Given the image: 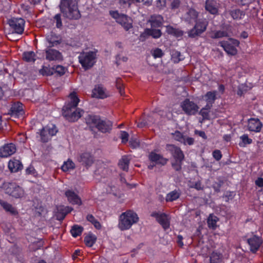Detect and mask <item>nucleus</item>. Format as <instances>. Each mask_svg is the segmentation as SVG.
Wrapping results in <instances>:
<instances>
[{"label": "nucleus", "mask_w": 263, "mask_h": 263, "mask_svg": "<svg viewBox=\"0 0 263 263\" xmlns=\"http://www.w3.org/2000/svg\"><path fill=\"white\" fill-rule=\"evenodd\" d=\"M70 101L65 103L62 109V115L70 122L77 121L82 116L84 110L77 108L80 99L76 92L73 91L69 95Z\"/></svg>", "instance_id": "obj_1"}, {"label": "nucleus", "mask_w": 263, "mask_h": 263, "mask_svg": "<svg viewBox=\"0 0 263 263\" xmlns=\"http://www.w3.org/2000/svg\"><path fill=\"white\" fill-rule=\"evenodd\" d=\"M60 7L64 16L69 19L78 20L81 17L78 0H61Z\"/></svg>", "instance_id": "obj_2"}, {"label": "nucleus", "mask_w": 263, "mask_h": 263, "mask_svg": "<svg viewBox=\"0 0 263 263\" xmlns=\"http://www.w3.org/2000/svg\"><path fill=\"white\" fill-rule=\"evenodd\" d=\"M139 219L135 212L131 210H127L120 215L118 227L121 231L129 230L133 224L138 222Z\"/></svg>", "instance_id": "obj_3"}, {"label": "nucleus", "mask_w": 263, "mask_h": 263, "mask_svg": "<svg viewBox=\"0 0 263 263\" xmlns=\"http://www.w3.org/2000/svg\"><path fill=\"white\" fill-rule=\"evenodd\" d=\"M167 147L174 159L171 162L173 168L176 172H180L184 159V155L183 151L179 147L173 144H168Z\"/></svg>", "instance_id": "obj_4"}, {"label": "nucleus", "mask_w": 263, "mask_h": 263, "mask_svg": "<svg viewBox=\"0 0 263 263\" xmlns=\"http://www.w3.org/2000/svg\"><path fill=\"white\" fill-rule=\"evenodd\" d=\"M58 130L55 125H47L38 130L36 133V138L42 143L48 142L55 136Z\"/></svg>", "instance_id": "obj_5"}, {"label": "nucleus", "mask_w": 263, "mask_h": 263, "mask_svg": "<svg viewBox=\"0 0 263 263\" xmlns=\"http://www.w3.org/2000/svg\"><path fill=\"white\" fill-rule=\"evenodd\" d=\"M97 50L83 52L78 57L79 61L83 68L87 70L96 63Z\"/></svg>", "instance_id": "obj_6"}, {"label": "nucleus", "mask_w": 263, "mask_h": 263, "mask_svg": "<svg viewBox=\"0 0 263 263\" xmlns=\"http://www.w3.org/2000/svg\"><path fill=\"white\" fill-rule=\"evenodd\" d=\"M239 44L240 42L238 40L231 37L229 38L227 41H220L218 43L224 51L230 55L237 54L238 51L236 48Z\"/></svg>", "instance_id": "obj_7"}, {"label": "nucleus", "mask_w": 263, "mask_h": 263, "mask_svg": "<svg viewBox=\"0 0 263 263\" xmlns=\"http://www.w3.org/2000/svg\"><path fill=\"white\" fill-rule=\"evenodd\" d=\"M110 16L116 20V22L120 24L125 30L128 31L133 27L132 20L126 15L121 14L118 11L110 10Z\"/></svg>", "instance_id": "obj_8"}, {"label": "nucleus", "mask_w": 263, "mask_h": 263, "mask_svg": "<svg viewBox=\"0 0 263 263\" xmlns=\"http://www.w3.org/2000/svg\"><path fill=\"white\" fill-rule=\"evenodd\" d=\"M195 22L193 28L188 32V36L191 38L196 37L203 33L206 30L209 24L205 18H199Z\"/></svg>", "instance_id": "obj_9"}, {"label": "nucleus", "mask_w": 263, "mask_h": 263, "mask_svg": "<svg viewBox=\"0 0 263 263\" xmlns=\"http://www.w3.org/2000/svg\"><path fill=\"white\" fill-rule=\"evenodd\" d=\"M8 24L13 33L22 34L24 32L25 21L23 18L13 17L8 20Z\"/></svg>", "instance_id": "obj_10"}, {"label": "nucleus", "mask_w": 263, "mask_h": 263, "mask_svg": "<svg viewBox=\"0 0 263 263\" xmlns=\"http://www.w3.org/2000/svg\"><path fill=\"white\" fill-rule=\"evenodd\" d=\"M4 187L5 193L15 198H21L23 197L24 191L23 189L15 183H6Z\"/></svg>", "instance_id": "obj_11"}, {"label": "nucleus", "mask_w": 263, "mask_h": 263, "mask_svg": "<svg viewBox=\"0 0 263 263\" xmlns=\"http://www.w3.org/2000/svg\"><path fill=\"white\" fill-rule=\"evenodd\" d=\"M182 110L188 116L195 115L199 108L198 105L189 99H185L181 104Z\"/></svg>", "instance_id": "obj_12"}, {"label": "nucleus", "mask_w": 263, "mask_h": 263, "mask_svg": "<svg viewBox=\"0 0 263 263\" xmlns=\"http://www.w3.org/2000/svg\"><path fill=\"white\" fill-rule=\"evenodd\" d=\"M151 215L152 217L156 218V221L162 226L164 230L170 228L171 218L169 215L165 213L153 212Z\"/></svg>", "instance_id": "obj_13"}, {"label": "nucleus", "mask_w": 263, "mask_h": 263, "mask_svg": "<svg viewBox=\"0 0 263 263\" xmlns=\"http://www.w3.org/2000/svg\"><path fill=\"white\" fill-rule=\"evenodd\" d=\"M247 242L250 246V250L253 253H256L261 246L263 241L261 237L253 235L247 239Z\"/></svg>", "instance_id": "obj_14"}, {"label": "nucleus", "mask_w": 263, "mask_h": 263, "mask_svg": "<svg viewBox=\"0 0 263 263\" xmlns=\"http://www.w3.org/2000/svg\"><path fill=\"white\" fill-rule=\"evenodd\" d=\"M78 161L86 167H90L94 162L93 156L88 152L81 154L77 158Z\"/></svg>", "instance_id": "obj_15"}, {"label": "nucleus", "mask_w": 263, "mask_h": 263, "mask_svg": "<svg viewBox=\"0 0 263 263\" xmlns=\"http://www.w3.org/2000/svg\"><path fill=\"white\" fill-rule=\"evenodd\" d=\"M247 127L249 131L258 133L262 127V123L259 119L251 118L248 121Z\"/></svg>", "instance_id": "obj_16"}, {"label": "nucleus", "mask_w": 263, "mask_h": 263, "mask_svg": "<svg viewBox=\"0 0 263 263\" xmlns=\"http://www.w3.org/2000/svg\"><path fill=\"white\" fill-rule=\"evenodd\" d=\"M46 59L49 61L62 60V53L57 50L51 48H47L45 50Z\"/></svg>", "instance_id": "obj_17"}, {"label": "nucleus", "mask_w": 263, "mask_h": 263, "mask_svg": "<svg viewBox=\"0 0 263 263\" xmlns=\"http://www.w3.org/2000/svg\"><path fill=\"white\" fill-rule=\"evenodd\" d=\"M16 152V146L12 143L5 144L0 148V157H8Z\"/></svg>", "instance_id": "obj_18"}, {"label": "nucleus", "mask_w": 263, "mask_h": 263, "mask_svg": "<svg viewBox=\"0 0 263 263\" xmlns=\"http://www.w3.org/2000/svg\"><path fill=\"white\" fill-rule=\"evenodd\" d=\"M85 122L89 126L91 131H93L95 129L98 128L101 118L99 116L94 115H88L85 117Z\"/></svg>", "instance_id": "obj_19"}, {"label": "nucleus", "mask_w": 263, "mask_h": 263, "mask_svg": "<svg viewBox=\"0 0 263 263\" xmlns=\"http://www.w3.org/2000/svg\"><path fill=\"white\" fill-rule=\"evenodd\" d=\"M68 201L73 205H81L82 202L79 196L71 190H68L65 193Z\"/></svg>", "instance_id": "obj_20"}, {"label": "nucleus", "mask_w": 263, "mask_h": 263, "mask_svg": "<svg viewBox=\"0 0 263 263\" xmlns=\"http://www.w3.org/2000/svg\"><path fill=\"white\" fill-rule=\"evenodd\" d=\"M205 10L213 15H217L219 11V4L215 0H206Z\"/></svg>", "instance_id": "obj_21"}, {"label": "nucleus", "mask_w": 263, "mask_h": 263, "mask_svg": "<svg viewBox=\"0 0 263 263\" xmlns=\"http://www.w3.org/2000/svg\"><path fill=\"white\" fill-rule=\"evenodd\" d=\"M99 124H98L97 129L104 134L109 133L112 130V122L107 119L102 120L101 119Z\"/></svg>", "instance_id": "obj_22"}, {"label": "nucleus", "mask_w": 263, "mask_h": 263, "mask_svg": "<svg viewBox=\"0 0 263 263\" xmlns=\"http://www.w3.org/2000/svg\"><path fill=\"white\" fill-rule=\"evenodd\" d=\"M148 159L152 162H154L155 164H160L161 165H165L168 160L164 158L160 154L156 153L154 152H151L148 155Z\"/></svg>", "instance_id": "obj_23"}, {"label": "nucleus", "mask_w": 263, "mask_h": 263, "mask_svg": "<svg viewBox=\"0 0 263 263\" xmlns=\"http://www.w3.org/2000/svg\"><path fill=\"white\" fill-rule=\"evenodd\" d=\"M73 210L71 207L69 206H60L57 208L56 213L57 219L59 221H62L65 218L66 216L71 212Z\"/></svg>", "instance_id": "obj_24"}, {"label": "nucleus", "mask_w": 263, "mask_h": 263, "mask_svg": "<svg viewBox=\"0 0 263 263\" xmlns=\"http://www.w3.org/2000/svg\"><path fill=\"white\" fill-rule=\"evenodd\" d=\"M8 167L11 173H16L23 169V165L20 160L13 158L9 160Z\"/></svg>", "instance_id": "obj_25"}, {"label": "nucleus", "mask_w": 263, "mask_h": 263, "mask_svg": "<svg viewBox=\"0 0 263 263\" xmlns=\"http://www.w3.org/2000/svg\"><path fill=\"white\" fill-rule=\"evenodd\" d=\"M216 94L217 92L216 91H208L203 97V100L206 103V107H212L213 104L216 100Z\"/></svg>", "instance_id": "obj_26"}, {"label": "nucleus", "mask_w": 263, "mask_h": 263, "mask_svg": "<svg viewBox=\"0 0 263 263\" xmlns=\"http://www.w3.org/2000/svg\"><path fill=\"white\" fill-rule=\"evenodd\" d=\"M148 22L152 28H159L161 27L163 22V18L160 15H153L151 16Z\"/></svg>", "instance_id": "obj_27"}, {"label": "nucleus", "mask_w": 263, "mask_h": 263, "mask_svg": "<svg viewBox=\"0 0 263 263\" xmlns=\"http://www.w3.org/2000/svg\"><path fill=\"white\" fill-rule=\"evenodd\" d=\"M230 15L234 20H240L244 18L246 15L245 11L238 8H234L229 11Z\"/></svg>", "instance_id": "obj_28"}, {"label": "nucleus", "mask_w": 263, "mask_h": 263, "mask_svg": "<svg viewBox=\"0 0 263 263\" xmlns=\"http://www.w3.org/2000/svg\"><path fill=\"white\" fill-rule=\"evenodd\" d=\"M92 97L99 99H105L107 97L103 88L101 86H96L92 90Z\"/></svg>", "instance_id": "obj_29"}, {"label": "nucleus", "mask_w": 263, "mask_h": 263, "mask_svg": "<svg viewBox=\"0 0 263 263\" xmlns=\"http://www.w3.org/2000/svg\"><path fill=\"white\" fill-rule=\"evenodd\" d=\"M181 194L179 189L174 190L168 193L165 196L166 202H173L179 198Z\"/></svg>", "instance_id": "obj_30"}, {"label": "nucleus", "mask_w": 263, "mask_h": 263, "mask_svg": "<svg viewBox=\"0 0 263 263\" xmlns=\"http://www.w3.org/2000/svg\"><path fill=\"white\" fill-rule=\"evenodd\" d=\"M0 204L7 212L9 213L11 215H18V212L17 209L13 207L11 204L6 201H0Z\"/></svg>", "instance_id": "obj_31"}, {"label": "nucleus", "mask_w": 263, "mask_h": 263, "mask_svg": "<svg viewBox=\"0 0 263 263\" xmlns=\"http://www.w3.org/2000/svg\"><path fill=\"white\" fill-rule=\"evenodd\" d=\"M10 111L12 115H22L24 114L23 104L20 102L14 103L11 107Z\"/></svg>", "instance_id": "obj_32"}, {"label": "nucleus", "mask_w": 263, "mask_h": 263, "mask_svg": "<svg viewBox=\"0 0 263 263\" xmlns=\"http://www.w3.org/2000/svg\"><path fill=\"white\" fill-rule=\"evenodd\" d=\"M130 160L128 156H123L118 162V166L119 168L124 171L127 172L129 168Z\"/></svg>", "instance_id": "obj_33"}, {"label": "nucleus", "mask_w": 263, "mask_h": 263, "mask_svg": "<svg viewBox=\"0 0 263 263\" xmlns=\"http://www.w3.org/2000/svg\"><path fill=\"white\" fill-rule=\"evenodd\" d=\"M166 31L168 34L173 35L176 37H180L183 35V31L178 28H174L172 26H166Z\"/></svg>", "instance_id": "obj_34"}, {"label": "nucleus", "mask_w": 263, "mask_h": 263, "mask_svg": "<svg viewBox=\"0 0 263 263\" xmlns=\"http://www.w3.org/2000/svg\"><path fill=\"white\" fill-rule=\"evenodd\" d=\"M46 41L49 43L47 48H52L57 46L61 43V41L58 40V36L54 34H50L46 36Z\"/></svg>", "instance_id": "obj_35"}, {"label": "nucleus", "mask_w": 263, "mask_h": 263, "mask_svg": "<svg viewBox=\"0 0 263 263\" xmlns=\"http://www.w3.org/2000/svg\"><path fill=\"white\" fill-rule=\"evenodd\" d=\"M219 218L213 214H210L207 219V224L208 227L213 230H216L217 228V222Z\"/></svg>", "instance_id": "obj_36"}, {"label": "nucleus", "mask_w": 263, "mask_h": 263, "mask_svg": "<svg viewBox=\"0 0 263 263\" xmlns=\"http://www.w3.org/2000/svg\"><path fill=\"white\" fill-rule=\"evenodd\" d=\"M229 34L227 31L226 30H214L212 31L210 37L213 39H220L224 37H229Z\"/></svg>", "instance_id": "obj_37"}, {"label": "nucleus", "mask_w": 263, "mask_h": 263, "mask_svg": "<svg viewBox=\"0 0 263 263\" xmlns=\"http://www.w3.org/2000/svg\"><path fill=\"white\" fill-rule=\"evenodd\" d=\"M222 259V254L216 251H213L210 255V263H220Z\"/></svg>", "instance_id": "obj_38"}, {"label": "nucleus", "mask_w": 263, "mask_h": 263, "mask_svg": "<svg viewBox=\"0 0 263 263\" xmlns=\"http://www.w3.org/2000/svg\"><path fill=\"white\" fill-rule=\"evenodd\" d=\"M36 54L32 51H26L23 53V59L27 62H34L36 60Z\"/></svg>", "instance_id": "obj_39"}, {"label": "nucleus", "mask_w": 263, "mask_h": 263, "mask_svg": "<svg viewBox=\"0 0 263 263\" xmlns=\"http://www.w3.org/2000/svg\"><path fill=\"white\" fill-rule=\"evenodd\" d=\"M83 230L84 228L83 227L78 224H74L71 227L70 233L72 237L76 238L82 234Z\"/></svg>", "instance_id": "obj_40"}, {"label": "nucleus", "mask_w": 263, "mask_h": 263, "mask_svg": "<svg viewBox=\"0 0 263 263\" xmlns=\"http://www.w3.org/2000/svg\"><path fill=\"white\" fill-rule=\"evenodd\" d=\"M97 240V237L95 235L91 233L84 237V242L86 246L91 247L95 243Z\"/></svg>", "instance_id": "obj_41"}, {"label": "nucleus", "mask_w": 263, "mask_h": 263, "mask_svg": "<svg viewBox=\"0 0 263 263\" xmlns=\"http://www.w3.org/2000/svg\"><path fill=\"white\" fill-rule=\"evenodd\" d=\"M171 59L174 63H178L183 60L184 57L183 55L181 54L180 52L174 50L171 52Z\"/></svg>", "instance_id": "obj_42"}, {"label": "nucleus", "mask_w": 263, "mask_h": 263, "mask_svg": "<svg viewBox=\"0 0 263 263\" xmlns=\"http://www.w3.org/2000/svg\"><path fill=\"white\" fill-rule=\"evenodd\" d=\"M148 34L152 36L154 39H159L162 35V32L160 29L155 28H148L147 29Z\"/></svg>", "instance_id": "obj_43"}, {"label": "nucleus", "mask_w": 263, "mask_h": 263, "mask_svg": "<svg viewBox=\"0 0 263 263\" xmlns=\"http://www.w3.org/2000/svg\"><path fill=\"white\" fill-rule=\"evenodd\" d=\"M241 142L239 143L240 147H245L247 145L250 144L252 143V139L249 138L247 134H243L240 137Z\"/></svg>", "instance_id": "obj_44"}, {"label": "nucleus", "mask_w": 263, "mask_h": 263, "mask_svg": "<svg viewBox=\"0 0 263 263\" xmlns=\"http://www.w3.org/2000/svg\"><path fill=\"white\" fill-rule=\"evenodd\" d=\"M39 71L40 73L44 76H52L54 73V68L53 67L51 68L49 67L43 66L42 68H41Z\"/></svg>", "instance_id": "obj_45"}, {"label": "nucleus", "mask_w": 263, "mask_h": 263, "mask_svg": "<svg viewBox=\"0 0 263 263\" xmlns=\"http://www.w3.org/2000/svg\"><path fill=\"white\" fill-rule=\"evenodd\" d=\"M86 219L88 221L91 222L93 225L96 229L99 230L101 228V225L100 223L92 214H88L86 217Z\"/></svg>", "instance_id": "obj_46"}, {"label": "nucleus", "mask_w": 263, "mask_h": 263, "mask_svg": "<svg viewBox=\"0 0 263 263\" xmlns=\"http://www.w3.org/2000/svg\"><path fill=\"white\" fill-rule=\"evenodd\" d=\"M187 18L190 21L195 22L197 21L198 17V12L194 9H190L187 13Z\"/></svg>", "instance_id": "obj_47"}, {"label": "nucleus", "mask_w": 263, "mask_h": 263, "mask_svg": "<svg viewBox=\"0 0 263 263\" xmlns=\"http://www.w3.org/2000/svg\"><path fill=\"white\" fill-rule=\"evenodd\" d=\"M74 168V163L70 160L65 162L61 166V169L64 172H67L69 170Z\"/></svg>", "instance_id": "obj_48"}, {"label": "nucleus", "mask_w": 263, "mask_h": 263, "mask_svg": "<svg viewBox=\"0 0 263 263\" xmlns=\"http://www.w3.org/2000/svg\"><path fill=\"white\" fill-rule=\"evenodd\" d=\"M173 135L175 140L181 143L184 142L185 136H184L180 132L176 130Z\"/></svg>", "instance_id": "obj_49"}, {"label": "nucleus", "mask_w": 263, "mask_h": 263, "mask_svg": "<svg viewBox=\"0 0 263 263\" xmlns=\"http://www.w3.org/2000/svg\"><path fill=\"white\" fill-rule=\"evenodd\" d=\"M152 54L155 59H157L161 58L164 55V53L161 49L157 48L152 51Z\"/></svg>", "instance_id": "obj_50"}, {"label": "nucleus", "mask_w": 263, "mask_h": 263, "mask_svg": "<svg viewBox=\"0 0 263 263\" xmlns=\"http://www.w3.org/2000/svg\"><path fill=\"white\" fill-rule=\"evenodd\" d=\"M239 6H249V5L254 2L255 0H232Z\"/></svg>", "instance_id": "obj_51"}, {"label": "nucleus", "mask_w": 263, "mask_h": 263, "mask_svg": "<svg viewBox=\"0 0 263 263\" xmlns=\"http://www.w3.org/2000/svg\"><path fill=\"white\" fill-rule=\"evenodd\" d=\"M54 21L55 22L57 28H61L62 27V22L61 19V15L60 13L57 14L53 17Z\"/></svg>", "instance_id": "obj_52"}, {"label": "nucleus", "mask_w": 263, "mask_h": 263, "mask_svg": "<svg viewBox=\"0 0 263 263\" xmlns=\"http://www.w3.org/2000/svg\"><path fill=\"white\" fill-rule=\"evenodd\" d=\"M121 80L120 78H118L116 80V87L121 96L124 93V89L123 84L121 83Z\"/></svg>", "instance_id": "obj_53"}, {"label": "nucleus", "mask_w": 263, "mask_h": 263, "mask_svg": "<svg viewBox=\"0 0 263 263\" xmlns=\"http://www.w3.org/2000/svg\"><path fill=\"white\" fill-rule=\"evenodd\" d=\"M212 156L213 158L216 160V161H219L222 157V155L221 154V152L219 149H215L212 152Z\"/></svg>", "instance_id": "obj_54"}, {"label": "nucleus", "mask_w": 263, "mask_h": 263, "mask_svg": "<svg viewBox=\"0 0 263 263\" xmlns=\"http://www.w3.org/2000/svg\"><path fill=\"white\" fill-rule=\"evenodd\" d=\"M234 196H235V195L234 194V192H233L227 191L223 195L222 197L223 198H226V199H225L226 202H228L230 200H232L234 198Z\"/></svg>", "instance_id": "obj_55"}, {"label": "nucleus", "mask_w": 263, "mask_h": 263, "mask_svg": "<svg viewBox=\"0 0 263 263\" xmlns=\"http://www.w3.org/2000/svg\"><path fill=\"white\" fill-rule=\"evenodd\" d=\"M211 109V107H206V105L203 107L200 111L199 114L201 115L203 118H205L209 116V112Z\"/></svg>", "instance_id": "obj_56"}, {"label": "nucleus", "mask_w": 263, "mask_h": 263, "mask_svg": "<svg viewBox=\"0 0 263 263\" xmlns=\"http://www.w3.org/2000/svg\"><path fill=\"white\" fill-rule=\"evenodd\" d=\"M129 135L127 132L125 131H121L120 138L122 140V142L123 143H126L128 140Z\"/></svg>", "instance_id": "obj_57"}, {"label": "nucleus", "mask_w": 263, "mask_h": 263, "mask_svg": "<svg viewBox=\"0 0 263 263\" xmlns=\"http://www.w3.org/2000/svg\"><path fill=\"white\" fill-rule=\"evenodd\" d=\"M54 72H57L61 76L63 75L65 72V68L63 66L57 65L54 68Z\"/></svg>", "instance_id": "obj_58"}, {"label": "nucleus", "mask_w": 263, "mask_h": 263, "mask_svg": "<svg viewBox=\"0 0 263 263\" xmlns=\"http://www.w3.org/2000/svg\"><path fill=\"white\" fill-rule=\"evenodd\" d=\"M261 177H258L255 181L256 186L259 187H263V173L261 174Z\"/></svg>", "instance_id": "obj_59"}, {"label": "nucleus", "mask_w": 263, "mask_h": 263, "mask_svg": "<svg viewBox=\"0 0 263 263\" xmlns=\"http://www.w3.org/2000/svg\"><path fill=\"white\" fill-rule=\"evenodd\" d=\"M190 188H194L196 189L198 191L203 190V187L202 186L201 183L200 181L196 182L193 185L190 186Z\"/></svg>", "instance_id": "obj_60"}, {"label": "nucleus", "mask_w": 263, "mask_h": 263, "mask_svg": "<svg viewBox=\"0 0 263 263\" xmlns=\"http://www.w3.org/2000/svg\"><path fill=\"white\" fill-rule=\"evenodd\" d=\"M182 143H183L184 145L188 144L189 145H191L194 144V139L193 138L186 137L185 136L184 142H182Z\"/></svg>", "instance_id": "obj_61"}, {"label": "nucleus", "mask_w": 263, "mask_h": 263, "mask_svg": "<svg viewBox=\"0 0 263 263\" xmlns=\"http://www.w3.org/2000/svg\"><path fill=\"white\" fill-rule=\"evenodd\" d=\"M148 28H146L144 29V31L141 33L140 35V40L142 41L145 40L150 35L148 34L147 29Z\"/></svg>", "instance_id": "obj_62"}, {"label": "nucleus", "mask_w": 263, "mask_h": 263, "mask_svg": "<svg viewBox=\"0 0 263 263\" xmlns=\"http://www.w3.org/2000/svg\"><path fill=\"white\" fill-rule=\"evenodd\" d=\"M166 0H157L156 5L157 7L162 8L165 6Z\"/></svg>", "instance_id": "obj_63"}, {"label": "nucleus", "mask_w": 263, "mask_h": 263, "mask_svg": "<svg viewBox=\"0 0 263 263\" xmlns=\"http://www.w3.org/2000/svg\"><path fill=\"white\" fill-rule=\"evenodd\" d=\"M180 5V1L179 0H173L171 3V7L172 8H177Z\"/></svg>", "instance_id": "obj_64"}]
</instances>
